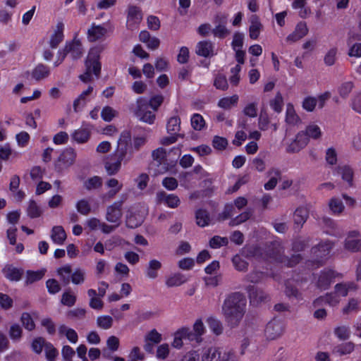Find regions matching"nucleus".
<instances>
[{
	"label": "nucleus",
	"mask_w": 361,
	"mask_h": 361,
	"mask_svg": "<svg viewBox=\"0 0 361 361\" xmlns=\"http://www.w3.org/2000/svg\"><path fill=\"white\" fill-rule=\"evenodd\" d=\"M246 304V298L240 292H233L226 297L221 307V312L229 327L235 328L240 324L245 313Z\"/></svg>",
	"instance_id": "1"
},
{
	"label": "nucleus",
	"mask_w": 361,
	"mask_h": 361,
	"mask_svg": "<svg viewBox=\"0 0 361 361\" xmlns=\"http://www.w3.org/2000/svg\"><path fill=\"white\" fill-rule=\"evenodd\" d=\"M145 142L146 139L142 136L135 137L132 140L130 132L127 130H123L117 142V155L119 157L132 155L135 152L138 151Z\"/></svg>",
	"instance_id": "2"
},
{
	"label": "nucleus",
	"mask_w": 361,
	"mask_h": 361,
	"mask_svg": "<svg viewBox=\"0 0 361 361\" xmlns=\"http://www.w3.org/2000/svg\"><path fill=\"white\" fill-rule=\"evenodd\" d=\"M102 51V48L95 47L92 48L88 54L86 60L87 71L80 75V79L84 82H88L92 80L91 73H93L96 76H98L100 70L101 64L99 63V54Z\"/></svg>",
	"instance_id": "3"
},
{
	"label": "nucleus",
	"mask_w": 361,
	"mask_h": 361,
	"mask_svg": "<svg viewBox=\"0 0 361 361\" xmlns=\"http://www.w3.org/2000/svg\"><path fill=\"white\" fill-rule=\"evenodd\" d=\"M202 361H237V358L233 351L224 352L222 355L219 348L210 347L203 350Z\"/></svg>",
	"instance_id": "4"
},
{
	"label": "nucleus",
	"mask_w": 361,
	"mask_h": 361,
	"mask_svg": "<svg viewBox=\"0 0 361 361\" xmlns=\"http://www.w3.org/2000/svg\"><path fill=\"white\" fill-rule=\"evenodd\" d=\"M127 199L126 195H122L121 199L114 202L106 208V219L110 223L119 226L123 216L122 207Z\"/></svg>",
	"instance_id": "5"
},
{
	"label": "nucleus",
	"mask_w": 361,
	"mask_h": 361,
	"mask_svg": "<svg viewBox=\"0 0 361 361\" xmlns=\"http://www.w3.org/2000/svg\"><path fill=\"white\" fill-rule=\"evenodd\" d=\"M269 254L272 258L279 262H286L288 267H293L297 264L302 259L300 254L294 255L291 259H288L283 255V249L279 243H274L272 245V249L269 251Z\"/></svg>",
	"instance_id": "6"
},
{
	"label": "nucleus",
	"mask_w": 361,
	"mask_h": 361,
	"mask_svg": "<svg viewBox=\"0 0 361 361\" xmlns=\"http://www.w3.org/2000/svg\"><path fill=\"white\" fill-rule=\"evenodd\" d=\"M177 159H153L149 165V169L153 171L154 175L162 174L168 171L175 173Z\"/></svg>",
	"instance_id": "7"
},
{
	"label": "nucleus",
	"mask_w": 361,
	"mask_h": 361,
	"mask_svg": "<svg viewBox=\"0 0 361 361\" xmlns=\"http://www.w3.org/2000/svg\"><path fill=\"white\" fill-rule=\"evenodd\" d=\"M137 109L135 111L136 116L142 121L152 124L155 120V114L148 111V102L147 100L144 97H139L137 99Z\"/></svg>",
	"instance_id": "8"
},
{
	"label": "nucleus",
	"mask_w": 361,
	"mask_h": 361,
	"mask_svg": "<svg viewBox=\"0 0 361 361\" xmlns=\"http://www.w3.org/2000/svg\"><path fill=\"white\" fill-rule=\"evenodd\" d=\"M309 32V28L305 21H300L296 25L292 32L287 35L285 41L288 44H294L303 37Z\"/></svg>",
	"instance_id": "9"
},
{
	"label": "nucleus",
	"mask_w": 361,
	"mask_h": 361,
	"mask_svg": "<svg viewBox=\"0 0 361 361\" xmlns=\"http://www.w3.org/2000/svg\"><path fill=\"white\" fill-rule=\"evenodd\" d=\"M248 293L250 303L258 305L264 302L269 299V295L262 288L254 285H249L245 288Z\"/></svg>",
	"instance_id": "10"
},
{
	"label": "nucleus",
	"mask_w": 361,
	"mask_h": 361,
	"mask_svg": "<svg viewBox=\"0 0 361 361\" xmlns=\"http://www.w3.org/2000/svg\"><path fill=\"white\" fill-rule=\"evenodd\" d=\"M108 32L107 28L104 25L92 23L87 30V37L90 42H96L105 39Z\"/></svg>",
	"instance_id": "11"
},
{
	"label": "nucleus",
	"mask_w": 361,
	"mask_h": 361,
	"mask_svg": "<svg viewBox=\"0 0 361 361\" xmlns=\"http://www.w3.org/2000/svg\"><path fill=\"white\" fill-rule=\"evenodd\" d=\"M309 142L307 135L305 131L301 130L297 133L293 140L287 146V151L290 152H298L303 149Z\"/></svg>",
	"instance_id": "12"
},
{
	"label": "nucleus",
	"mask_w": 361,
	"mask_h": 361,
	"mask_svg": "<svg viewBox=\"0 0 361 361\" xmlns=\"http://www.w3.org/2000/svg\"><path fill=\"white\" fill-rule=\"evenodd\" d=\"M142 18V15L140 9L134 6H130L127 17V27L128 29L131 30L136 29Z\"/></svg>",
	"instance_id": "13"
},
{
	"label": "nucleus",
	"mask_w": 361,
	"mask_h": 361,
	"mask_svg": "<svg viewBox=\"0 0 361 361\" xmlns=\"http://www.w3.org/2000/svg\"><path fill=\"white\" fill-rule=\"evenodd\" d=\"M283 326L279 321L272 320L269 322L265 329V335L267 338L274 340L283 334Z\"/></svg>",
	"instance_id": "14"
},
{
	"label": "nucleus",
	"mask_w": 361,
	"mask_h": 361,
	"mask_svg": "<svg viewBox=\"0 0 361 361\" xmlns=\"http://www.w3.org/2000/svg\"><path fill=\"white\" fill-rule=\"evenodd\" d=\"M93 87L89 86L88 88L83 91L74 101H73V111L78 112L80 111L89 101V96L93 92Z\"/></svg>",
	"instance_id": "15"
},
{
	"label": "nucleus",
	"mask_w": 361,
	"mask_h": 361,
	"mask_svg": "<svg viewBox=\"0 0 361 361\" xmlns=\"http://www.w3.org/2000/svg\"><path fill=\"white\" fill-rule=\"evenodd\" d=\"M65 47L74 59L80 58L82 54L81 42L76 37L72 41L66 42Z\"/></svg>",
	"instance_id": "16"
},
{
	"label": "nucleus",
	"mask_w": 361,
	"mask_h": 361,
	"mask_svg": "<svg viewBox=\"0 0 361 361\" xmlns=\"http://www.w3.org/2000/svg\"><path fill=\"white\" fill-rule=\"evenodd\" d=\"M335 277V273L333 270L322 271L317 281V287L322 290H326L331 285V279Z\"/></svg>",
	"instance_id": "17"
},
{
	"label": "nucleus",
	"mask_w": 361,
	"mask_h": 361,
	"mask_svg": "<svg viewBox=\"0 0 361 361\" xmlns=\"http://www.w3.org/2000/svg\"><path fill=\"white\" fill-rule=\"evenodd\" d=\"M157 201L166 203L171 208H176L180 204V200L178 196L171 194L167 195L164 191L157 193Z\"/></svg>",
	"instance_id": "18"
},
{
	"label": "nucleus",
	"mask_w": 361,
	"mask_h": 361,
	"mask_svg": "<svg viewBox=\"0 0 361 361\" xmlns=\"http://www.w3.org/2000/svg\"><path fill=\"white\" fill-rule=\"evenodd\" d=\"M63 30L64 24L62 22H59L56 25V29L51 35L49 45L52 49H55L63 39Z\"/></svg>",
	"instance_id": "19"
},
{
	"label": "nucleus",
	"mask_w": 361,
	"mask_h": 361,
	"mask_svg": "<svg viewBox=\"0 0 361 361\" xmlns=\"http://www.w3.org/2000/svg\"><path fill=\"white\" fill-rule=\"evenodd\" d=\"M250 25L249 27V36L252 39H257L263 29V25L261 23L259 18L255 15H253L250 17Z\"/></svg>",
	"instance_id": "20"
},
{
	"label": "nucleus",
	"mask_w": 361,
	"mask_h": 361,
	"mask_svg": "<svg viewBox=\"0 0 361 361\" xmlns=\"http://www.w3.org/2000/svg\"><path fill=\"white\" fill-rule=\"evenodd\" d=\"M285 121L288 125L292 126H298L301 123V119L291 103L286 105Z\"/></svg>",
	"instance_id": "21"
},
{
	"label": "nucleus",
	"mask_w": 361,
	"mask_h": 361,
	"mask_svg": "<svg viewBox=\"0 0 361 361\" xmlns=\"http://www.w3.org/2000/svg\"><path fill=\"white\" fill-rule=\"evenodd\" d=\"M51 71L47 66L39 63L32 71V78L36 81L42 80L49 76Z\"/></svg>",
	"instance_id": "22"
},
{
	"label": "nucleus",
	"mask_w": 361,
	"mask_h": 361,
	"mask_svg": "<svg viewBox=\"0 0 361 361\" xmlns=\"http://www.w3.org/2000/svg\"><path fill=\"white\" fill-rule=\"evenodd\" d=\"M161 262L157 259H151L147 266L145 274L150 279H154L158 277V272L161 269Z\"/></svg>",
	"instance_id": "23"
},
{
	"label": "nucleus",
	"mask_w": 361,
	"mask_h": 361,
	"mask_svg": "<svg viewBox=\"0 0 361 361\" xmlns=\"http://www.w3.org/2000/svg\"><path fill=\"white\" fill-rule=\"evenodd\" d=\"M196 53L197 55L209 57L214 54L213 44L209 41H201L196 46Z\"/></svg>",
	"instance_id": "24"
},
{
	"label": "nucleus",
	"mask_w": 361,
	"mask_h": 361,
	"mask_svg": "<svg viewBox=\"0 0 361 361\" xmlns=\"http://www.w3.org/2000/svg\"><path fill=\"white\" fill-rule=\"evenodd\" d=\"M180 118L178 115H173L169 118L166 123L167 132L171 135H179L180 130Z\"/></svg>",
	"instance_id": "25"
},
{
	"label": "nucleus",
	"mask_w": 361,
	"mask_h": 361,
	"mask_svg": "<svg viewBox=\"0 0 361 361\" xmlns=\"http://www.w3.org/2000/svg\"><path fill=\"white\" fill-rule=\"evenodd\" d=\"M333 247V244L330 241H326L319 243L317 246L312 248V252L317 257L323 258L326 257Z\"/></svg>",
	"instance_id": "26"
},
{
	"label": "nucleus",
	"mask_w": 361,
	"mask_h": 361,
	"mask_svg": "<svg viewBox=\"0 0 361 361\" xmlns=\"http://www.w3.org/2000/svg\"><path fill=\"white\" fill-rule=\"evenodd\" d=\"M309 216V213L305 207H298L295 209L293 214L294 224L297 225L298 228H301L306 222Z\"/></svg>",
	"instance_id": "27"
},
{
	"label": "nucleus",
	"mask_w": 361,
	"mask_h": 361,
	"mask_svg": "<svg viewBox=\"0 0 361 361\" xmlns=\"http://www.w3.org/2000/svg\"><path fill=\"white\" fill-rule=\"evenodd\" d=\"M307 0H294L292 3V8L298 11V15L302 18H307L311 13V9L306 6Z\"/></svg>",
	"instance_id": "28"
},
{
	"label": "nucleus",
	"mask_w": 361,
	"mask_h": 361,
	"mask_svg": "<svg viewBox=\"0 0 361 361\" xmlns=\"http://www.w3.org/2000/svg\"><path fill=\"white\" fill-rule=\"evenodd\" d=\"M51 238L54 243L58 245L63 244L66 233L61 226H55L51 229Z\"/></svg>",
	"instance_id": "29"
},
{
	"label": "nucleus",
	"mask_w": 361,
	"mask_h": 361,
	"mask_svg": "<svg viewBox=\"0 0 361 361\" xmlns=\"http://www.w3.org/2000/svg\"><path fill=\"white\" fill-rule=\"evenodd\" d=\"M187 281V278L180 273L171 274L166 279V286L168 288L179 286Z\"/></svg>",
	"instance_id": "30"
},
{
	"label": "nucleus",
	"mask_w": 361,
	"mask_h": 361,
	"mask_svg": "<svg viewBox=\"0 0 361 361\" xmlns=\"http://www.w3.org/2000/svg\"><path fill=\"white\" fill-rule=\"evenodd\" d=\"M90 136V131L88 129L84 128H80L77 130H75L71 133L72 139L79 144L86 142L89 140Z\"/></svg>",
	"instance_id": "31"
},
{
	"label": "nucleus",
	"mask_w": 361,
	"mask_h": 361,
	"mask_svg": "<svg viewBox=\"0 0 361 361\" xmlns=\"http://www.w3.org/2000/svg\"><path fill=\"white\" fill-rule=\"evenodd\" d=\"M153 158H166L167 156H178L180 155V150L179 148H173L169 152L164 147H159L152 152Z\"/></svg>",
	"instance_id": "32"
},
{
	"label": "nucleus",
	"mask_w": 361,
	"mask_h": 361,
	"mask_svg": "<svg viewBox=\"0 0 361 361\" xmlns=\"http://www.w3.org/2000/svg\"><path fill=\"white\" fill-rule=\"evenodd\" d=\"M238 99L239 97L237 94L223 97L218 102V106L226 110H229L237 105Z\"/></svg>",
	"instance_id": "33"
},
{
	"label": "nucleus",
	"mask_w": 361,
	"mask_h": 361,
	"mask_svg": "<svg viewBox=\"0 0 361 361\" xmlns=\"http://www.w3.org/2000/svg\"><path fill=\"white\" fill-rule=\"evenodd\" d=\"M196 224L200 227H205L209 224L210 216L208 212L203 209H199L195 212Z\"/></svg>",
	"instance_id": "34"
},
{
	"label": "nucleus",
	"mask_w": 361,
	"mask_h": 361,
	"mask_svg": "<svg viewBox=\"0 0 361 361\" xmlns=\"http://www.w3.org/2000/svg\"><path fill=\"white\" fill-rule=\"evenodd\" d=\"M121 166V159H107L104 162V168L108 175L116 174Z\"/></svg>",
	"instance_id": "35"
},
{
	"label": "nucleus",
	"mask_w": 361,
	"mask_h": 361,
	"mask_svg": "<svg viewBox=\"0 0 361 361\" xmlns=\"http://www.w3.org/2000/svg\"><path fill=\"white\" fill-rule=\"evenodd\" d=\"M3 271L5 276L11 281H19L23 274L20 269L10 265L6 266Z\"/></svg>",
	"instance_id": "36"
},
{
	"label": "nucleus",
	"mask_w": 361,
	"mask_h": 361,
	"mask_svg": "<svg viewBox=\"0 0 361 361\" xmlns=\"http://www.w3.org/2000/svg\"><path fill=\"white\" fill-rule=\"evenodd\" d=\"M338 174H341L342 178L347 181L350 186L353 185V171L348 166H338L336 169Z\"/></svg>",
	"instance_id": "37"
},
{
	"label": "nucleus",
	"mask_w": 361,
	"mask_h": 361,
	"mask_svg": "<svg viewBox=\"0 0 361 361\" xmlns=\"http://www.w3.org/2000/svg\"><path fill=\"white\" fill-rule=\"evenodd\" d=\"M344 247L352 252L361 251V240L347 237L344 242Z\"/></svg>",
	"instance_id": "38"
},
{
	"label": "nucleus",
	"mask_w": 361,
	"mask_h": 361,
	"mask_svg": "<svg viewBox=\"0 0 361 361\" xmlns=\"http://www.w3.org/2000/svg\"><path fill=\"white\" fill-rule=\"evenodd\" d=\"M252 214L253 211L251 209H248L235 218L231 219L228 224L230 226H238L248 220L252 216Z\"/></svg>",
	"instance_id": "39"
},
{
	"label": "nucleus",
	"mask_w": 361,
	"mask_h": 361,
	"mask_svg": "<svg viewBox=\"0 0 361 361\" xmlns=\"http://www.w3.org/2000/svg\"><path fill=\"white\" fill-rule=\"evenodd\" d=\"M338 48L331 47L328 49L324 56V62L328 66H333L337 59Z\"/></svg>",
	"instance_id": "40"
},
{
	"label": "nucleus",
	"mask_w": 361,
	"mask_h": 361,
	"mask_svg": "<svg viewBox=\"0 0 361 361\" xmlns=\"http://www.w3.org/2000/svg\"><path fill=\"white\" fill-rule=\"evenodd\" d=\"M304 131L307 135L308 140L310 138L317 140L321 137L322 134L320 128L314 123L308 125Z\"/></svg>",
	"instance_id": "41"
},
{
	"label": "nucleus",
	"mask_w": 361,
	"mask_h": 361,
	"mask_svg": "<svg viewBox=\"0 0 361 361\" xmlns=\"http://www.w3.org/2000/svg\"><path fill=\"white\" fill-rule=\"evenodd\" d=\"M191 126L195 130H202L206 125L205 121L202 115L194 114L190 118Z\"/></svg>",
	"instance_id": "42"
},
{
	"label": "nucleus",
	"mask_w": 361,
	"mask_h": 361,
	"mask_svg": "<svg viewBox=\"0 0 361 361\" xmlns=\"http://www.w3.org/2000/svg\"><path fill=\"white\" fill-rule=\"evenodd\" d=\"M102 185V179L99 176H95L87 179L84 183V187L87 190H96Z\"/></svg>",
	"instance_id": "43"
},
{
	"label": "nucleus",
	"mask_w": 361,
	"mask_h": 361,
	"mask_svg": "<svg viewBox=\"0 0 361 361\" xmlns=\"http://www.w3.org/2000/svg\"><path fill=\"white\" fill-rule=\"evenodd\" d=\"M355 345L353 343L348 342L336 346L334 352L341 356L350 353L353 351Z\"/></svg>",
	"instance_id": "44"
},
{
	"label": "nucleus",
	"mask_w": 361,
	"mask_h": 361,
	"mask_svg": "<svg viewBox=\"0 0 361 361\" xmlns=\"http://www.w3.org/2000/svg\"><path fill=\"white\" fill-rule=\"evenodd\" d=\"M270 107L276 113H281L283 106V99L281 93L278 92L274 99L269 102Z\"/></svg>",
	"instance_id": "45"
},
{
	"label": "nucleus",
	"mask_w": 361,
	"mask_h": 361,
	"mask_svg": "<svg viewBox=\"0 0 361 361\" xmlns=\"http://www.w3.org/2000/svg\"><path fill=\"white\" fill-rule=\"evenodd\" d=\"M179 334L182 335V337L184 338V340L195 341L196 343H200L202 341V338H199V336H197V335L189 328H182L179 330Z\"/></svg>",
	"instance_id": "46"
},
{
	"label": "nucleus",
	"mask_w": 361,
	"mask_h": 361,
	"mask_svg": "<svg viewBox=\"0 0 361 361\" xmlns=\"http://www.w3.org/2000/svg\"><path fill=\"white\" fill-rule=\"evenodd\" d=\"M209 328L216 334L220 335L223 332V325L220 320L214 317H209L207 319Z\"/></svg>",
	"instance_id": "47"
},
{
	"label": "nucleus",
	"mask_w": 361,
	"mask_h": 361,
	"mask_svg": "<svg viewBox=\"0 0 361 361\" xmlns=\"http://www.w3.org/2000/svg\"><path fill=\"white\" fill-rule=\"evenodd\" d=\"M20 322L23 326L27 331H32L35 328V324L31 315L28 312H23L20 317Z\"/></svg>",
	"instance_id": "48"
},
{
	"label": "nucleus",
	"mask_w": 361,
	"mask_h": 361,
	"mask_svg": "<svg viewBox=\"0 0 361 361\" xmlns=\"http://www.w3.org/2000/svg\"><path fill=\"white\" fill-rule=\"evenodd\" d=\"M8 334L12 341H19L23 335V329L18 324H13L10 327Z\"/></svg>",
	"instance_id": "49"
},
{
	"label": "nucleus",
	"mask_w": 361,
	"mask_h": 361,
	"mask_svg": "<svg viewBox=\"0 0 361 361\" xmlns=\"http://www.w3.org/2000/svg\"><path fill=\"white\" fill-rule=\"evenodd\" d=\"M228 244V239L226 237L214 235L209 240V246L213 249H217Z\"/></svg>",
	"instance_id": "50"
},
{
	"label": "nucleus",
	"mask_w": 361,
	"mask_h": 361,
	"mask_svg": "<svg viewBox=\"0 0 361 361\" xmlns=\"http://www.w3.org/2000/svg\"><path fill=\"white\" fill-rule=\"evenodd\" d=\"M354 85L351 81H347L341 83L338 87V92L339 95L343 98H346L348 97L349 94L351 92Z\"/></svg>",
	"instance_id": "51"
},
{
	"label": "nucleus",
	"mask_w": 361,
	"mask_h": 361,
	"mask_svg": "<svg viewBox=\"0 0 361 361\" xmlns=\"http://www.w3.org/2000/svg\"><path fill=\"white\" fill-rule=\"evenodd\" d=\"M27 212V215L32 219L37 218L40 216L42 214L40 208L33 200H30Z\"/></svg>",
	"instance_id": "52"
},
{
	"label": "nucleus",
	"mask_w": 361,
	"mask_h": 361,
	"mask_svg": "<svg viewBox=\"0 0 361 361\" xmlns=\"http://www.w3.org/2000/svg\"><path fill=\"white\" fill-rule=\"evenodd\" d=\"M235 212V207L232 204H227L225 205L224 211L219 214V219L224 221L231 218Z\"/></svg>",
	"instance_id": "53"
},
{
	"label": "nucleus",
	"mask_w": 361,
	"mask_h": 361,
	"mask_svg": "<svg viewBox=\"0 0 361 361\" xmlns=\"http://www.w3.org/2000/svg\"><path fill=\"white\" fill-rule=\"evenodd\" d=\"M118 114V112L112 107L106 106L103 108L101 112V116L105 121L109 122L113 120Z\"/></svg>",
	"instance_id": "54"
},
{
	"label": "nucleus",
	"mask_w": 361,
	"mask_h": 361,
	"mask_svg": "<svg viewBox=\"0 0 361 361\" xmlns=\"http://www.w3.org/2000/svg\"><path fill=\"white\" fill-rule=\"evenodd\" d=\"M232 262L238 271H245L247 269L248 263L245 261L239 255H235L233 257Z\"/></svg>",
	"instance_id": "55"
},
{
	"label": "nucleus",
	"mask_w": 361,
	"mask_h": 361,
	"mask_svg": "<svg viewBox=\"0 0 361 361\" xmlns=\"http://www.w3.org/2000/svg\"><path fill=\"white\" fill-rule=\"evenodd\" d=\"M317 104V99L314 97H306L303 101L302 106V108L309 112H312L314 110L316 105Z\"/></svg>",
	"instance_id": "56"
},
{
	"label": "nucleus",
	"mask_w": 361,
	"mask_h": 361,
	"mask_svg": "<svg viewBox=\"0 0 361 361\" xmlns=\"http://www.w3.org/2000/svg\"><path fill=\"white\" fill-rule=\"evenodd\" d=\"M270 175H274L270 180L264 184V188L267 190H272L275 188L277 183L278 178L281 176V172L278 169H272L270 171Z\"/></svg>",
	"instance_id": "57"
},
{
	"label": "nucleus",
	"mask_w": 361,
	"mask_h": 361,
	"mask_svg": "<svg viewBox=\"0 0 361 361\" xmlns=\"http://www.w3.org/2000/svg\"><path fill=\"white\" fill-rule=\"evenodd\" d=\"M97 324L103 329H109L113 325V319L110 316H100L97 319Z\"/></svg>",
	"instance_id": "58"
},
{
	"label": "nucleus",
	"mask_w": 361,
	"mask_h": 361,
	"mask_svg": "<svg viewBox=\"0 0 361 361\" xmlns=\"http://www.w3.org/2000/svg\"><path fill=\"white\" fill-rule=\"evenodd\" d=\"M76 209L77 211L82 214V215H87L91 212V206L89 204V202L85 200H79L76 204Z\"/></svg>",
	"instance_id": "59"
},
{
	"label": "nucleus",
	"mask_w": 361,
	"mask_h": 361,
	"mask_svg": "<svg viewBox=\"0 0 361 361\" xmlns=\"http://www.w3.org/2000/svg\"><path fill=\"white\" fill-rule=\"evenodd\" d=\"M45 355L48 361H55L59 352L51 343L45 345Z\"/></svg>",
	"instance_id": "60"
},
{
	"label": "nucleus",
	"mask_w": 361,
	"mask_h": 361,
	"mask_svg": "<svg viewBox=\"0 0 361 361\" xmlns=\"http://www.w3.org/2000/svg\"><path fill=\"white\" fill-rule=\"evenodd\" d=\"M142 220L133 214H127L126 224L128 228H135L141 225Z\"/></svg>",
	"instance_id": "61"
},
{
	"label": "nucleus",
	"mask_w": 361,
	"mask_h": 361,
	"mask_svg": "<svg viewBox=\"0 0 361 361\" xmlns=\"http://www.w3.org/2000/svg\"><path fill=\"white\" fill-rule=\"evenodd\" d=\"M85 272L80 269H77L72 274H71V281L75 285H79L83 283L85 281Z\"/></svg>",
	"instance_id": "62"
},
{
	"label": "nucleus",
	"mask_w": 361,
	"mask_h": 361,
	"mask_svg": "<svg viewBox=\"0 0 361 361\" xmlns=\"http://www.w3.org/2000/svg\"><path fill=\"white\" fill-rule=\"evenodd\" d=\"M334 334L340 340L344 341L350 337V331L349 327L341 326L334 329Z\"/></svg>",
	"instance_id": "63"
},
{
	"label": "nucleus",
	"mask_w": 361,
	"mask_h": 361,
	"mask_svg": "<svg viewBox=\"0 0 361 361\" xmlns=\"http://www.w3.org/2000/svg\"><path fill=\"white\" fill-rule=\"evenodd\" d=\"M350 106L356 113L361 114V93H355L350 101Z\"/></svg>",
	"instance_id": "64"
}]
</instances>
